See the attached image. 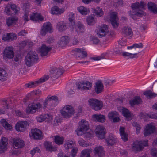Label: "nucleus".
<instances>
[{"label":"nucleus","mask_w":157,"mask_h":157,"mask_svg":"<svg viewBox=\"0 0 157 157\" xmlns=\"http://www.w3.org/2000/svg\"><path fill=\"white\" fill-rule=\"evenodd\" d=\"M146 6V4L142 1H141L140 3L137 2L132 4L131 7L133 10L130 11L129 13V15L134 20H136L137 17H142L144 14V12L143 11L140 10H136V9H145V7Z\"/></svg>","instance_id":"nucleus-1"},{"label":"nucleus","mask_w":157,"mask_h":157,"mask_svg":"<svg viewBox=\"0 0 157 157\" xmlns=\"http://www.w3.org/2000/svg\"><path fill=\"white\" fill-rule=\"evenodd\" d=\"M38 59V56L36 52L33 51H30L25 57V63L27 66L30 67L34 63H36Z\"/></svg>","instance_id":"nucleus-2"},{"label":"nucleus","mask_w":157,"mask_h":157,"mask_svg":"<svg viewBox=\"0 0 157 157\" xmlns=\"http://www.w3.org/2000/svg\"><path fill=\"white\" fill-rule=\"evenodd\" d=\"M88 102L90 107L96 111L100 110L103 106L102 101L98 99L90 98L88 100Z\"/></svg>","instance_id":"nucleus-3"},{"label":"nucleus","mask_w":157,"mask_h":157,"mask_svg":"<svg viewBox=\"0 0 157 157\" xmlns=\"http://www.w3.org/2000/svg\"><path fill=\"white\" fill-rule=\"evenodd\" d=\"M80 125L76 132L78 136L84 134L85 132L89 129V124L88 121L84 120H82L80 123Z\"/></svg>","instance_id":"nucleus-4"},{"label":"nucleus","mask_w":157,"mask_h":157,"mask_svg":"<svg viewBox=\"0 0 157 157\" xmlns=\"http://www.w3.org/2000/svg\"><path fill=\"white\" fill-rule=\"evenodd\" d=\"M147 146L148 140H147L140 141H136L133 143L132 148L134 150L140 151L143 149L144 146Z\"/></svg>","instance_id":"nucleus-5"},{"label":"nucleus","mask_w":157,"mask_h":157,"mask_svg":"<svg viewBox=\"0 0 157 157\" xmlns=\"http://www.w3.org/2000/svg\"><path fill=\"white\" fill-rule=\"evenodd\" d=\"M12 103L10 98H3L1 100V114H4L5 110L9 108V104Z\"/></svg>","instance_id":"nucleus-6"},{"label":"nucleus","mask_w":157,"mask_h":157,"mask_svg":"<svg viewBox=\"0 0 157 157\" xmlns=\"http://www.w3.org/2000/svg\"><path fill=\"white\" fill-rule=\"evenodd\" d=\"M62 115L65 118H67L73 114L74 111L73 108L70 105L65 106L61 111Z\"/></svg>","instance_id":"nucleus-7"},{"label":"nucleus","mask_w":157,"mask_h":157,"mask_svg":"<svg viewBox=\"0 0 157 157\" xmlns=\"http://www.w3.org/2000/svg\"><path fill=\"white\" fill-rule=\"evenodd\" d=\"M77 88L81 90L86 91L90 90L92 88V83L88 81L76 83Z\"/></svg>","instance_id":"nucleus-8"},{"label":"nucleus","mask_w":157,"mask_h":157,"mask_svg":"<svg viewBox=\"0 0 157 157\" xmlns=\"http://www.w3.org/2000/svg\"><path fill=\"white\" fill-rule=\"evenodd\" d=\"M42 107V105L39 102L33 103L26 109V113H34Z\"/></svg>","instance_id":"nucleus-9"},{"label":"nucleus","mask_w":157,"mask_h":157,"mask_svg":"<svg viewBox=\"0 0 157 157\" xmlns=\"http://www.w3.org/2000/svg\"><path fill=\"white\" fill-rule=\"evenodd\" d=\"M49 77L48 75H44V76L40 78L39 80L35 81L34 82H32L25 84L27 87L31 88L35 87L37 86L38 84L44 82L47 80Z\"/></svg>","instance_id":"nucleus-10"},{"label":"nucleus","mask_w":157,"mask_h":157,"mask_svg":"<svg viewBox=\"0 0 157 157\" xmlns=\"http://www.w3.org/2000/svg\"><path fill=\"white\" fill-rule=\"evenodd\" d=\"M108 25H103L97 29V34L99 37L105 36L108 33Z\"/></svg>","instance_id":"nucleus-11"},{"label":"nucleus","mask_w":157,"mask_h":157,"mask_svg":"<svg viewBox=\"0 0 157 157\" xmlns=\"http://www.w3.org/2000/svg\"><path fill=\"white\" fill-rule=\"evenodd\" d=\"M13 48L12 47H7L3 52L4 58L6 59L13 58L14 56Z\"/></svg>","instance_id":"nucleus-12"},{"label":"nucleus","mask_w":157,"mask_h":157,"mask_svg":"<svg viewBox=\"0 0 157 157\" xmlns=\"http://www.w3.org/2000/svg\"><path fill=\"white\" fill-rule=\"evenodd\" d=\"M105 130L103 126L99 125L96 127L95 132L97 136L100 139H102L105 137L106 133Z\"/></svg>","instance_id":"nucleus-13"},{"label":"nucleus","mask_w":157,"mask_h":157,"mask_svg":"<svg viewBox=\"0 0 157 157\" xmlns=\"http://www.w3.org/2000/svg\"><path fill=\"white\" fill-rule=\"evenodd\" d=\"M74 54L76 57L83 58L86 57L87 53L84 49L82 48H76L72 50Z\"/></svg>","instance_id":"nucleus-14"},{"label":"nucleus","mask_w":157,"mask_h":157,"mask_svg":"<svg viewBox=\"0 0 157 157\" xmlns=\"http://www.w3.org/2000/svg\"><path fill=\"white\" fill-rule=\"evenodd\" d=\"M51 24L50 22L44 23L41 28L40 34L44 36L45 35L47 32H49L51 33Z\"/></svg>","instance_id":"nucleus-15"},{"label":"nucleus","mask_w":157,"mask_h":157,"mask_svg":"<svg viewBox=\"0 0 157 157\" xmlns=\"http://www.w3.org/2000/svg\"><path fill=\"white\" fill-rule=\"evenodd\" d=\"M110 21L112 26L114 28H117L119 24L118 18L116 12L112 13L110 15Z\"/></svg>","instance_id":"nucleus-16"},{"label":"nucleus","mask_w":157,"mask_h":157,"mask_svg":"<svg viewBox=\"0 0 157 157\" xmlns=\"http://www.w3.org/2000/svg\"><path fill=\"white\" fill-rule=\"evenodd\" d=\"M37 121L38 122H42L44 121L48 123L52 122L53 118L51 116L48 114L40 115L36 117Z\"/></svg>","instance_id":"nucleus-17"},{"label":"nucleus","mask_w":157,"mask_h":157,"mask_svg":"<svg viewBox=\"0 0 157 157\" xmlns=\"http://www.w3.org/2000/svg\"><path fill=\"white\" fill-rule=\"evenodd\" d=\"M29 135L32 137L36 140H39L42 138L41 131L37 128L31 129V132Z\"/></svg>","instance_id":"nucleus-18"},{"label":"nucleus","mask_w":157,"mask_h":157,"mask_svg":"<svg viewBox=\"0 0 157 157\" xmlns=\"http://www.w3.org/2000/svg\"><path fill=\"white\" fill-rule=\"evenodd\" d=\"M28 126L29 124L26 121L19 122L16 124L15 128L17 131L23 132L25 131Z\"/></svg>","instance_id":"nucleus-19"},{"label":"nucleus","mask_w":157,"mask_h":157,"mask_svg":"<svg viewBox=\"0 0 157 157\" xmlns=\"http://www.w3.org/2000/svg\"><path fill=\"white\" fill-rule=\"evenodd\" d=\"M93 152L95 156L98 157H104L105 155L103 147L102 146H98L95 147Z\"/></svg>","instance_id":"nucleus-20"},{"label":"nucleus","mask_w":157,"mask_h":157,"mask_svg":"<svg viewBox=\"0 0 157 157\" xmlns=\"http://www.w3.org/2000/svg\"><path fill=\"white\" fill-rule=\"evenodd\" d=\"M105 140L107 143V145L113 146L116 144L117 142V139L113 134H109V136L105 139Z\"/></svg>","instance_id":"nucleus-21"},{"label":"nucleus","mask_w":157,"mask_h":157,"mask_svg":"<svg viewBox=\"0 0 157 157\" xmlns=\"http://www.w3.org/2000/svg\"><path fill=\"white\" fill-rule=\"evenodd\" d=\"M13 146L16 149L21 148L25 144L24 141L19 138H14L13 140Z\"/></svg>","instance_id":"nucleus-22"},{"label":"nucleus","mask_w":157,"mask_h":157,"mask_svg":"<svg viewBox=\"0 0 157 157\" xmlns=\"http://www.w3.org/2000/svg\"><path fill=\"white\" fill-rule=\"evenodd\" d=\"M8 139L3 137L1 139V153L5 152L7 149Z\"/></svg>","instance_id":"nucleus-23"},{"label":"nucleus","mask_w":157,"mask_h":157,"mask_svg":"<svg viewBox=\"0 0 157 157\" xmlns=\"http://www.w3.org/2000/svg\"><path fill=\"white\" fill-rule=\"evenodd\" d=\"M103 85L101 81H98L95 83L94 86V90L97 94L101 93L103 90Z\"/></svg>","instance_id":"nucleus-24"},{"label":"nucleus","mask_w":157,"mask_h":157,"mask_svg":"<svg viewBox=\"0 0 157 157\" xmlns=\"http://www.w3.org/2000/svg\"><path fill=\"white\" fill-rule=\"evenodd\" d=\"M155 126L151 124H148L146 127L145 130H144V135L147 136L150 134L153 133L155 130Z\"/></svg>","instance_id":"nucleus-25"},{"label":"nucleus","mask_w":157,"mask_h":157,"mask_svg":"<svg viewBox=\"0 0 157 157\" xmlns=\"http://www.w3.org/2000/svg\"><path fill=\"white\" fill-rule=\"evenodd\" d=\"M75 146V142L72 140H66L64 144V147L67 151L69 149H73Z\"/></svg>","instance_id":"nucleus-26"},{"label":"nucleus","mask_w":157,"mask_h":157,"mask_svg":"<svg viewBox=\"0 0 157 157\" xmlns=\"http://www.w3.org/2000/svg\"><path fill=\"white\" fill-rule=\"evenodd\" d=\"M121 32L126 36H129L132 37L133 35V33L131 28L128 26L123 27L121 29Z\"/></svg>","instance_id":"nucleus-27"},{"label":"nucleus","mask_w":157,"mask_h":157,"mask_svg":"<svg viewBox=\"0 0 157 157\" xmlns=\"http://www.w3.org/2000/svg\"><path fill=\"white\" fill-rule=\"evenodd\" d=\"M51 48V47H48L44 44L43 45L40 50L41 56L42 57L46 56Z\"/></svg>","instance_id":"nucleus-28"},{"label":"nucleus","mask_w":157,"mask_h":157,"mask_svg":"<svg viewBox=\"0 0 157 157\" xmlns=\"http://www.w3.org/2000/svg\"><path fill=\"white\" fill-rule=\"evenodd\" d=\"M69 38L68 36H65L62 37L60 40L58 42L59 47H63L67 45L69 42Z\"/></svg>","instance_id":"nucleus-29"},{"label":"nucleus","mask_w":157,"mask_h":157,"mask_svg":"<svg viewBox=\"0 0 157 157\" xmlns=\"http://www.w3.org/2000/svg\"><path fill=\"white\" fill-rule=\"evenodd\" d=\"M43 19V17L40 14L36 13H33L30 16V19L33 21L35 22L39 21H42Z\"/></svg>","instance_id":"nucleus-30"},{"label":"nucleus","mask_w":157,"mask_h":157,"mask_svg":"<svg viewBox=\"0 0 157 157\" xmlns=\"http://www.w3.org/2000/svg\"><path fill=\"white\" fill-rule=\"evenodd\" d=\"M142 102V99L139 96H136L132 99L129 101V103L131 106L138 105Z\"/></svg>","instance_id":"nucleus-31"},{"label":"nucleus","mask_w":157,"mask_h":157,"mask_svg":"<svg viewBox=\"0 0 157 157\" xmlns=\"http://www.w3.org/2000/svg\"><path fill=\"white\" fill-rule=\"evenodd\" d=\"M49 101L50 102V105L52 106L56 105L58 103V98L56 96H48Z\"/></svg>","instance_id":"nucleus-32"},{"label":"nucleus","mask_w":157,"mask_h":157,"mask_svg":"<svg viewBox=\"0 0 157 157\" xmlns=\"http://www.w3.org/2000/svg\"><path fill=\"white\" fill-rule=\"evenodd\" d=\"M57 29L60 32H63L66 29V25L65 23L63 21L58 22L56 25Z\"/></svg>","instance_id":"nucleus-33"},{"label":"nucleus","mask_w":157,"mask_h":157,"mask_svg":"<svg viewBox=\"0 0 157 157\" xmlns=\"http://www.w3.org/2000/svg\"><path fill=\"white\" fill-rule=\"evenodd\" d=\"M148 9L154 14H157V5L154 3L150 2L147 4Z\"/></svg>","instance_id":"nucleus-34"},{"label":"nucleus","mask_w":157,"mask_h":157,"mask_svg":"<svg viewBox=\"0 0 157 157\" xmlns=\"http://www.w3.org/2000/svg\"><path fill=\"white\" fill-rule=\"evenodd\" d=\"M125 128L124 127H121L120 128V133L121 138L124 141H126L128 140V135L125 132Z\"/></svg>","instance_id":"nucleus-35"},{"label":"nucleus","mask_w":157,"mask_h":157,"mask_svg":"<svg viewBox=\"0 0 157 157\" xmlns=\"http://www.w3.org/2000/svg\"><path fill=\"white\" fill-rule=\"evenodd\" d=\"M122 112L124 116L126 118L127 121H128L131 120V113L128 109L123 108L122 109Z\"/></svg>","instance_id":"nucleus-36"},{"label":"nucleus","mask_w":157,"mask_h":157,"mask_svg":"<svg viewBox=\"0 0 157 157\" xmlns=\"http://www.w3.org/2000/svg\"><path fill=\"white\" fill-rule=\"evenodd\" d=\"M92 11L94 13L97 17H100L103 15L104 14L101 8L100 7H97L96 8H92Z\"/></svg>","instance_id":"nucleus-37"},{"label":"nucleus","mask_w":157,"mask_h":157,"mask_svg":"<svg viewBox=\"0 0 157 157\" xmlns=\"http://www.w3.org/2000/svg\"><path fill=\"white\" fill-rule=\"evenodd\" d=\"M52 14L59 15L63 13L64 10L61 9H59L57 6H54L52 7L51 10Z\"/></svg>","instance_id":"nucleus-38"},{"label":"nucleus","mask_w":157,"mask_h":157,"mask_svg":"<svg viewBox=\"0 0 157 157\" xmlns=\"http://www.w3.org/2000/svg\"><path fill=\"white\" fill-rule=\"evenodd\" d=\"M86 21L88 25H92L95 24L97 20L94 15H90L87 17Z\"/></svg>","instance_id":"nucleus-39"},{"label":"nucleus","mask_w":157,"mask_h":157,"mask_svg":"<svg viewBox=\"0 0 157 157\" xmlns=\"http://www.w3.org/2000/svg\"><path fill=\"white\" fill-rule=\"evenodd\" d=\"M122 50H119V53H122V56L124 57H129L130 58H133L136 57V55L137 53H131L127 52H122Z\"/></svg>","instance_id":"nucleus-40"},{"label":"nucleus","mask_w":157,"mask_h":157,"mask_svg":"<svg viewBox=\"0 0 157 157\" xmlns=\"http://www.w3.org/2000/svg\"><path fill=\"white\" fill-rule=\"evenodd\" d=\"M68 17V20L69 22V23L70 24V26H71L73 28L75 25L74 14L73 13H71L69 14Z\"/></svg>","instance_id":"nucleus-41"},{"label":"nucleus","mask_w":157,"mask_h":157,"mask_svg":"<svg viewBox=\"0 0 157 157\" xmlns=\"http://www.w3.org/2000/svg\"><path fill=\"white\" fill-rule=\"evenodd\" d=\"M93 118L94 120H97L98 122H103L105 121V117L102 115L94 114L93 116Z\"/></svg>","instance_id":"nucleus-42"},{"label":"nucleus","mask_w":157,"mask_h":157,"mask_svg":"<svg viewBox=\"0 0 157 157\" xmlns=\"http://www.w3.org/2000/svg\"><path fill=\"white\" fill-rule=\"evenodd\" d=\"M76 31L78 34H81L85 31L83 25L81 23H79L76 27Z\"/></svg>","instance_id":"nucleus-43"},{"label":"nucleus","mask_w":157,"mask_h":157,"mask_svg":"<svg viewBox=\"0 0 157 157\" xmlns=\"http://www.w3.org/2000/svg\"><path fill=\"white\" fill-rule=\"evenodd\" d=\"M144 94L147 98H152L155 97L157 95V94L152 92L150 90H147L144 93Z\"/></svg>","instance_id":"nucleus-44"},{"label":"nucleus","mask_w":157,"mask_h":157,"mask_svg":"<svg viewBox=\"0 0 157 157\" xmlns=\"http://www.w3.org/2000/svg\"><path fill=\"white\" fill-rule=\"evenodd\" d=\"M8 75L6 71L3 69H1V81H4L8 78Z\"/></svg>","instance_id":"nucleus-45"},{"label":"nucleus","mask_w":157,"mask_h":157,"mask_svg":"<svg viewBox=\"0 0 157 157\" xmlns=\"http://www.w3.org/2000/svg\"><path fill=\"white\" fill-rule=\"evenodd\" d=\"M44 145L46 150L49 151H53L56 149V148L52 146V143L49 142H45Z\"/></svg>","instance_id":"nucleus-46"},{"label":"nucleus","mask_w":157,"mask_h":157,"mask_svg":"<svg viewBox=\"0 0 157 157\" xmlns=\"http://www.w3.org/2000/svg\"><path fill=\"white\" fill-rule=\"evenodd\" d=\"M1 124L6 130H10L12 128L11 125L9 124L5 119H3L1 120Z\"/></svg>","instance_id":"nucleus-47"},{"label":"nucleus","mask_w":157,"mask_h":157,"mask_svg":"<svg viewBox=\"0 0 157 157\" xmlns=\"http://www.w3.org/2000/svg\"><path fill=\"white\" fill-rule=\"evenodd\" d=\"M10 6L12 10L14 12V14L16 15L18 14L20 8L19 7L13 3L9 4V6Z\"/></svg>","instance_id":"nucleus-48"},{"label":"nucleus","mask_w":157,"mask_h":157,"mask_svg":"<svg viewBox=\"0 0 157 157\" xmlns=\"http://www.w3.org/2000/svg\"><path fill=\"white\" fill-rule=\"evenodd\" d=\"M64 140V138L63 137H61L59 136H55V142L58 145L62 144L63 143Z\"/></svg>","instance_id":"nucleus-49"},{"label":"nucleus","mask_w":157,"mask_h":157,"mask_svg":"<svg viewBox=\"0 0 157 157\" xmlns=\"http://www.w3.org/2000/svg\"><path fill=\"white\" fill-rule=\"evenodd\" d=\"M51 77L53 79H56L59 77L54 68L51 69L50 71Z\"/></svg>","instance_id":"nucleus-50"},{"label":"nucleus","mask_w":157,"mask_h":157,"mask_svg":"<svg viewBox=\"0 0 157 157\" xmlns=\"http://www.w3.org/2000/svg\"><path fill=\"white\" fill-rule=\"evenodd\" d=\"M90 150L86 149L82 151L80 157H90Z\"/></svg>","instance_id":"nucleus-51"},{"label":"nucleus","mask_w":157,"mask_h":157,"mask_svg":"<svg viewBox=\"0 0 157 157\" xmlns=\"http://www.w3.org/2000/svg\"><path fill=\"white\" fill-rule=\"evenodd\" d=\"M78 10L79 12L83 15H86L89 12L88 10L82 6H80Z\"/></svg>","instance_id":"nucleus-52"},{"label":"nucleus","mask_w":157,"mask_h":157,"mask_svg":"<svg viewBox=\"0 0 157 157\" xmlns=\"http://www.w3.org/2000/svg\"><path fill=\"white\" fill-rule=\"evenodd\" d=\"M16 19L13 17H9L6 20V23L8 26L15 23Z\"/></svg>","instance_id":"nucleus-53"},{"label":"nucleus","mask_w":157,"mask_h":157,"mask_svg":"<svg viewBox=\"0 0 157 157\" xmlns=\"http://www.w3.org/2000/svg\"><path fill=\"white\" fill-rule=\"evenodd\" d=\"M115 82V80L107 79L104 81V84L106 86L111 85Z\"/></svg>","instance_id":"nucleus-54"},{"label":"nucleus","mask_w":157,"mask_h":157,"mask_svg":"<svg viewBox=\"0 0 157 157\" xmlns=\"http://www.w3.org/2000/svg\"><path fill=\"white\" fill-rule=\"evenodd\" d=\"M10 41L16 40L17 38V35L13 33H8Z\"/></svg>","instance_id":"nucleus-55"},{"label":"nucleus","mask_w":157,"mask_h":157,"mask_svg":"<svg viewBox=\"0 0 157 157\" xmlns=\"http://www.w3.org/2000/svg\"><path fill=\"white\" fill-rule=\"evenodd\" d=\"M54 68L59 76L62 75L65 71L62 66L59 67L58 68Z\"/></svg>","instance_id":"nucleus-56"},{"label":"nucleus","mask_w":157,"mask_h":157,"mask_svg":"<svg viewBox=\"0 0 157 157\" xmlns=\"http://www.w3.org/2000/svg\"><path fill=\"white\" fill-rule=\"evenodd\" d=\"M90 40L92 42V43L94 44H98L99 42V40L97 37L94 36L91 37Z\"/></svg>","instance_id":"nucleus-57"},{"label":"nucleus","mask_w":157,"mask_h":157,"mask_svg":"<svg viewBox=\"0 0 157 157\" xmlns=\"http://www.w3.org/2000/svg\"><path fill=\"white\" fill-rule=\"evenodd\" d=\"M117 114L118 113L116 112H110L108 114L109 118L110 119L112 120L117 115Z\"/></svg>","instance_id":"nucleus-58"},{"label":"nucleus","mask_w":157,"mask_h":157,"mask_svg":"<svg viewBox=\"0 0 157 157\" xmlns=\"http://www.w3.org/2000/svg\"><path fill=\"white\" fill-rule=\"evenodd\" d=\"M132 125L136 127L137 133L140 132V127L136 122L134 121L132 123Z\"/></svg>","instance_id":"nucleus-59"},{"label":"nucleus","mask_w":157,"mask_h":157,"mask_svg":"<svg viewBox=\"0 0 157 157\" xmlns=\"http://www.w3.org/2000/svg\"><path fill=\"white\" fill-rule=\"evenodd\" d=\"M105 54H102L99 56L91 57L90 59H91L94 60H99L101 59H104L105 58Z\"/></svg>","instance_id":"nucleus-60"},{"label":"nucleus","mask_w":157,"mask_h":157,"mask_svg":"<svg viewBox=\"0 0 157 157\" xmlns=\"http://www.w3.org/2000/svg\"><path fill=\"white\" fill-rule=\"evenodd\" d=\"M49 98L48 96L43 101V105L44 109H45L47 107L48 104H49V105H50V101H49Z\"/></svg>","instance_id":"nucleus-61"},{"label":"nucleus","mask_w":157,"mask_h":157,"mask_svg":"<svg viewBox=\"0 0 157 157\" xmlns=\"http://www.w3.org/2000/svg\"><path fill=\"white\" fill-rule=\"evenodd\" d=\"M151 154L153 157H157V148H152L151 151Z\"/></svg>","instance_id":"nucleus-62"},{"label":"nucleus","mask_w":157,"mask_h":157,"mask_svg":"<svg viewBox=\"0 0 157 157\" xmlns=\"http://www.w3.org/2000/svg\"><path fill=\"white\" fill-rule=\"evenodd\" d=\"M40 149L38 147H36L34 148L31 151L30 154L32 155L33 156L36 152L40 153Z\"/></svg>","instance_id":"nucleus-63"},{"label":"nucleus","mask_w":157,"mask_h":157,"mask_svg":"<svg viewBox=\"0 0 157 157\" xmlns=\"http://www.w3.org/2000/svg\"><path fill=\"white\" fill-rule=\"evenodd\" d=\"M77 151L78 149L75 147L72 149L71 152V153L72 157H75L76 156V154L77 152Z\"/></svg>","instance_id":"nucleus-64"}]
</instances>
